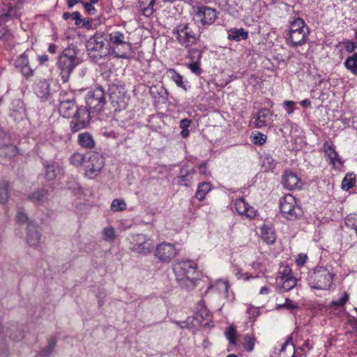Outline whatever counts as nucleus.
I'll list each match as a JSON object with an SVG mask.
<instances>
[{"mask_svg": "<svg viewBox=\"0 0 357 357\" xmlns=\"http://www.w3.org/2000/svg\"><path fill=\"white\" fill-rule=\"evenodd\" d=\"M86 158V153L82 154L78 152L74 153L70 158V165L78 167L82 166L84 167Z\"/></svg>", "mask_w": 357, "mask_h": 357, "instance_id": "obj_37", "label": "nucleus"}, {"mask_svg": "<svg viewBox=\"0 0 357 357\" xmlns=\"http://www.w3.org/2000/svg\"><path fill=\"white\" fill-rule=\"evenodd\" d=\"M296 279L295 277L283 278L282 279H276V282L279 288L284 291H289L292 289L296 284Z\"/></svg>", "mask_w": 357, "mask_h": 357, "instance_id": "obj_30", "label": "nucleus"}, {"mask_svg": "<svg viewBox=\"0 0 357 357\" xmlns=\"http://www.w3.org/2000/svg\"><path fill=\"white\" fill-rule=\"evenodd\" d=\"M215 287H217L220 291H222L226 296L228 297V291L230 288V285L227 280H218L215 283Z\"/></svg>", "mask_w": 357, "mask_h": 357, "instance_id": "obj_49", "label": "nucleus"}, {"mask_svg": "<svg viewBox=\"0 0 357 357\" xmlns=\"http://www.w3.org/2000/svg\"><path fill=\"white\" fill-rule=\"evenodd\" d=\"M272 112L267 108H262L258 111L255 117V127L262 128L268 126L271 120Z\"/></svg>", "mask_w": 357, "mask_h": 357, "instance_id": "obj_22", "label": "nucleus"}, {"mask_svg": "<svg viewBox=\"0 0 357 357\" xmlns=\"http://www.w3.org/2000/svg\"><path fill=\"white\" fill-rule=\"evenodd\" d=\"M56 339L55 337H51L48 341L47 346L40 351L42 356H47L52 354L56 347Z\"/></svg>", "mask_w": 357, "mask_h": 357, "instance_id": "obj_41", "label": "nucleus"}, {"mask_svg": "<svg viewBox=\"0 0 357 357\" xmlns=\"http://www.w3.org/2000/svg\"><path fill=\"white\" fill-rule=\"evenodd\" d=\"M295 354L296 349L292 337L289 336L282 345L280 355L283 357H294Z\"/></svg>", "mask_w": 357, "mask_h": 357, "instance_id": "obj_28", "label": "nucleus"}, {"mask_svg": "<svg viewBox=\"0 0 357 357\" xmlns=\"http://www.w3.org/2000/svg\"><path fill=\"white\" fill-rule=\"evenodd\" d=\"M298 308V305L291 301L289 298H285V301L284 303H278L276 304V309H287L289 310H295Z\"/></svg>", "mask_w": 357, "mask_h": 357, "instance_id": "obj_43", "label": "nucleus"}, {"mask_svg": "<svg viewBox=\"0 0 357 357\" xmlns=\"http://www.w3.org/2000/svg\"><path fill=\"white\" fill-rule=\"evenodd\" d=\"M167 73L172 81L175 82L177 86L187 91L188 89L183 82V77L175 69L170 68L167 70Z\"/></svg>", "mask_w": 357, "mask_h": 357, "instance_id": "obj_34", "label": "nucleus"}, {"mask_svg": "<svg viewBox=\"0 0 357 357\" xmlns=\"http://www.w3.org/2000/svg\"><path fill=\"white\" fill-rule=\"evenodd\" d=\"M249 38V33L243 28H232L228 31L227 39L239 42L243 40H247Z\"/></svg>", "mask_w": 357, "mask_h": 357, "instance_id": "obj_26", "label": "nucleus"}, {"mask_svg": "<svg viewBox=\"0 0 357 357\" xmlns=\"http://www.w3.org/2000/svg\"><path fill=\"white\" fill-rule=\"evenodd\" d=\"M333 276L326 267L317 266L309 272L307 282L312 289L326 290L331 286Z\"/></svg>", "mask_w": 357, "mask_h": 357, "instance_id": "obj_3", "label": "nucleus"}, {"mask_svg": "<svg viewBox=\"0 0 357 357\" xmlns=\"http://www.w3.org/2000/svg\"><path fill=\"white\" fill-rule=\"evenodd\" d=\"M349 300V294L347 292H344L342 296L336 301H333V305L337 307H342Z\"/></svg>", "mask_w": 357, "mask_h": 357, "instance_id": "obj_53", "label": "nucleus"}, {"mask_svg": "<svg viewBox=\"0 0 357 357\" xmlns=\"http://www.w3.org/2000/svg\"><path fill=\"white\" fill-rule=\"evenodd\" d=\"M290 26L287 43L292 47L301 46L307 43L309 27L301 17L289 21Z\"/></svg>", "mask_w": 357, "mask_h": 357, "instance_id": "obj_4", "label": "nucleus"}, {"mask_svg": "<svg viewBox=\"0 0 357 357\" xmlns=\"http://www.w3.org/2000/svg\"><path fill=\"white\" fill-rule=\"evenodd\" d=\"M105 240H113L115 237L114 229L112 227H105L103 230Z\"/></svg>", "mask_w": 357, "mask_h": 357, "instance_id": "obj_55", "label": "nucleus"}, {"mask_svg": "<svg viewBox=\"0 0 357 357\" xmlns=\"http://www.w3.org/2000/svg\"><path fill=\"white\" fill-rule=\"evenodd\" d=\"M11 37L10 30L7 26H0V40H8Z\"/></svg>", "mask_w": 357, "mask_h": 357, "instance_id": "obj_51", "label": "nucleus"}, {"mask_svg": "<svg viewBox=\"0 0 357 357\" xmlns=\"http://www.w3.org/2000/svg\"><path fill=\"white\" fill-rule=\"evenodd\" d=\"M126 204L123 199H115L111 204V211L114 212H119L126 210Z\"/></svg>", "mask_w": 357, "mask_h": 357, "instance_id": "obj_42", "label": "nucleus"}, {"mask_svg": "<svg viewBox=\"0 0 357 357\" xmlns=\"http://www.w3.org/2000/svg\"><path fill=\"white\" fill-rule=\"evenodd\" d=\"M177 251L174 244L163 242L158 244L154 252L155 258L163 264L170 263L176 256Z\"/></svg>", "mask_w": 357, "mask_h": 357, "instance_id": "obj_13", "label": "nucleus"}, {"mask_svg": "<svg viewBox=\"0 0 357 357\" xmlns=\"http://www.w3.org/2000/svg\"><path fill=\"white\" fill-rule=\"evenodd\" d=\"M313 347L312 343L310 340H306L299 349L305 355L309 352Z\"/></svg>", "mask_w": 357, "mask_h": 357, "instance_id": "obj_56", "label": "nucleus"}, {"mask_svg": "<svg viewBox=\"0 0 357 357\" xmlns=\"http://www.w3.org/2000/svg\"><path fill=\"white\" fill-rule=\"evenodd\" d=\"M187 68L197 76H199L202 73L201 68V62H191L186 65Z\"/></svg>", "mask_w": 357, "mask_h": 357, "instance_id": "obj_46", "label": "nucleus"}, {"mask_svg": "<svg viewBox=\"0 0 357 357\" xmlns=\"http://www.w3.org/2000/svg\"><path fill=\"white\" fill-rule=\"evenodd\" d=\"M252 268L259 273H262L264 270L263 264L260 261H256L252 263Z\"/></svg>", "mask_w": 357, "mask_h": 357, "instance_id": "obj_61", "label": "nucleus"}, {"mask_svg": "<svg viewBox=\"0 0 357 357\" xmlns=\"http://www.w3.org/2000/svg\"><path fill=\"white\" fill-rule=\"evenodd\" d=\"M288 277H294L291 268L289 266L280 267L277 279H282L283 278Z\"/></svg>", "mask_w": 357, "mask_h": 357, "instance_id": "obj_48", "label": "nucleus"}, {"mask_svg": "<svg viewBox=\"0 0 357 357\" xmlns=\"http://www.w3.org/2000/svg\"><path fill=\"white\" fill-rule=\"evenodd\" d=\"M323 151L327 156L329 165H332L334 169H340L343 166V161L335 150V147L333 144L325 142L323 145Z\"/></svg>", "mask_w": 357, "mask_h": 357, "instance_id": "obj_16", "label": "nucleus"}, {"mask_svg": "<svg viewBox=\"0 0 357 357\" xmlns=\"http://www.w3.org/2000/svg\"><path fill=\"white\" fill-rule=\"evenodd\" d=\"M344 66L353 75L357 76V52L348 56L344 62Z\"/></svg>", "mask_w": 357, "mask_h": 357, "instance_id": "obj_35", "label": "nucleus"}, {"mask_svg": "<svg viewBox=\"0 0 357 357\" xmlns=\"http://www.w3.org/2000/svg\"><path fill=\"white\" fill-rule=\"evenodd\" d=\"M23 2L22 0H17L15 3H8L7 8L3 9V11L7 15V16L13 20L14 18H20V10L22 9V5Z\"/></svg>", "mask_w": 357, "mask_h": 357, "instance_id": "obj_24", "label": "nucleus"}, {"mask_svg": "<svg viewBox=\"0 0 357 357\" xmlns=\"http://www.w3.org/2000/svg\"><path fill=\"white\" fill-rule=\"evenodd\" d=\"M139 5L142 15L145 17H150L153 13L155 0H139Z\"/></svg>", "mask_w": 357, "mask_h": 357, "instance_id": "obj_33", "label": "nucleus"}, {"mask_svg": "<svg viewBox=\"0 0 357 357\" xmlns=\"http://www.w3.org/2000/svg\"><path fill=\"white\" fill-rule=\"evenodd\" d=\"M212 190V185L210 182H201L198 184L195 192V197L199 201H204L207 194Z\"/></svg>", "mask_w": 357, "mask_h": 357, "instance_id": "obj_29", "label": "nucleus"}, {"mask_svg": "<svg viewBox=\"0 0 357 357\" xmlns=\"http://www.w3.org/2000/svg\"><path fill=\"white\" fill-rule=\"evenodd\" d=\"M79 107H78L73 100L61 101L59 111L61 115L65 118L73 117L78 114Z\"/></svg>", "mask_w": 357, "mask_h": 357, "instance_id": "obj_21", "label": "nucleus"}, {"mask_svg": "<svg viewBox=\"0 0 357 357\" xmlns=\"http://www.w3.org/2000/svg\"><path fill=\"white\" fill-rule=\"evenodd\" d=\"M130 243V250L132 252L147 255L150 254L154 248L153 239L144 234H132L128 236Z\"/></svg>", "mask_w": 357, "mask_h": 357, "instance_id": "obj_10", "label": "nucleus"}, {"mask_svg": "<svg viewBox=\"0 0 357 357\" xmlns=\"http://www.w3.org/2000/svg\"><path fill=\"white\" fill-rule=\"evenodd\" d=\"M191 124V121L188 119H183L180 121L179 126L181 129H188Z\"/></svg>", "mask_w": 357, "mask_h": 357, "instance_id": "obj_63", "label": "nucleus"}, {"mask_svg": "<svg viewBox=\"0 0 357 357\" xmlns=\"http://www.w3.org/2000/svg\"><path fill=\"white\" fill-rule=\"evenodd\" d=\"M79 64L77 51L75 47L66 48L59 56L57 61L58 68L63 82H66L74 68Z\"/></svg>", "mask_w": 357, "mask_h": 357, "instance_id": "obj_5", "label": "nucleus"}, {"mask_svg": "<svg viewBox=\"0 0 357 357\" xmlns=\"http://www.w3.org/2000/svg\"><path fill=\"white\" fill-rule=\"evenodd\" d=\"M86 158L83 167L84 176L89 179H94L103 169L105 159L102 155L95 151L87 152Z\"/></svg>", "mask_w": 357, "mask_h": 357, "instance_id": "obj_9", "label": "nucleus"}, {"mask_svg": "<svg viewBox=\"0 0 357 357\" xmlns=\"http://www.w3.org/2000/svg\"><path fill=\"white\" fill-rule=\"evenodd\" d=\"M226 336L230 344H236L237 334L234 326H229L226 332Z\"/></svg>", "mask_w": 357, "mask_h": 357, "instance_id": "obj_45", "label": "nucleus"}, {"mask_svg": "<svg viewBox=\"0 0 357 357\" xmlns=\"http://www.w3.org/2000/svg\"><path fill=\"white\" fill-rule=\"evenodd\" d=\"M72 18L75 21V24L77 26H81L83 20L81 18V15L78 11H75L72 13Z\"/></svg>", "mask_w": 357, "mask_h": 357, "instance_id": "obj_60", "label": "nucleus"}, {"mask_svg": "<svg viewBox=\"0 0 357 357\" xmlns=\"http://www.w3.org/2000/svg\"><path fill=\"white\" fill-rule=\"evenodd\" d=\"M16 334L13 335V334H10L9 337L12 339L13 341H20L24 338V334L20 330H15Z\"/></svg>", "mask_w": 357, "mask_h": 357, "instance_id": "obj_62", "label": "nucleus"}, {"mask_svg": "<svg viewBox=\"0 0 357 357\" xmlns=\"http://www.w3.org/2000/svg\"><path fill=\"white\" fill-rule=\"evenodd\" d=\"M217 18L218 12L215 8L202 6L197 8L193 19L199 29H204L213 24Z\"/></svg>", "mask_w": 357, "mask_h": 357, "instance_id": "obj_11", "label": "nucleus"}, {"mask_svg": "<svg viewBox=\"0 0 357 357\" xmlns=\"http://www.w3.org/2000/svg\"><path fill=\"white\" fill-rule=\"evenodd\" d=\"M28 220L27 215L22 210H19L16 215V221L18 223H25Z\"/></svg>", "mask_w": 357, "mask_h": 357, "instance_id": "obj_57", "label": "nucleus"}, {"mask_svg": "<svg viewBox=\"0 0 357 357\" xmlns=\"http://www.w3.org/2000/svg\"><path fill=\"white\" fill-rule=\"evenodd\" d=\"M112 55L116 59H130L132 58L130 50L132 43L125 33L119 30H114L106 36Z\"/></svg>", "mask_w": 357, "mask_h": 357, "instance_id": "obj_1", "label": "nucleus"}, {"mask_svg": "<svg viewBox=\"0 0 357 357\" xmlns=\"http://www.w3.org/2000/svg\"><path fill=\"white\" fill-rule=\"evenodd\" d=\"M10 20H11V19H10L4 12L0 15V26H6V23Z\"/></svg>", "mask_w": 357, "mask_h": 357, "instance_id": "obj_64", "label": "nucleus"}, {"mask_svg": "<svg viewBox=\"0 0 357 357\" xmlns=\"http://www.w3.org/2000/svg\"><path fill=\"white\" fill-rule=\"evenodd\" d=\"M29 50H26L20 54L15 61V66L22 73V75L29 78L33 75V69L31 67L29 61Z\"/></svg>", "mask_w": 357, "mask_h": 357, "instance_id": "obj_18", "label": "nucleus"}, {"mask_svg": "<svg viewBox=\"0 0 357 357\" xmlns=\"http://www.w3.org/2000/svg\"><path fill=\"white\" fill-rule=\"evenodd\" d=\"M282 106L287 114H292L296 109V102L293 100H285L282 103Z\"/></svg>", "mask_w": 357, "mask_h": 357, "instance_id": "obj_50", "label": "nucleus"}, {"mask_svg": "<svg viewBox=\"0 0 357 357\" xmlns=\"http://www.w3.org/2000/svg\"><path fill=\"white\" fill-rule=\"evenodd\" d=\"M172 33L176 40L185 48H189L196 45L199 40V35L194 30L193 25L189 22H182L177 24L173 29Z\"/></svg>", "mask_w": 357, "mask_h": 357, "instance_id": "obj_6", "label": "nucleus"}, {"mask_svg": "<svg viewBox=\"0 0 357 357\" xmlns=\"http://www.w3.org/2000/svg\"><path fill=\"white\" fill-rule=\"evenodd\" d=\"M78 144L86 149H91L95 147L96 142L93 136L88 132H82L77 137Z\"/></svg>", "mask_w": 357, "mask_h": 357, "instance_id": "obj_25", "label": "nucleus"}, {"mask_svg": "<svg viewBox=\"0 0 357 357\" xmlns=\"http://www.w3.org/2000/svg\"><path fill=\"white\" fill-rule=\"evenodd\" d=\"M34 91L38 97L45 98L46 100L48 99V97L50 95V85L48 82L45 79L38 81L34 86Z\"/></svg>", "mask_w": 357, "mask_h": 357, "instance_id": "obj_27", "label": "nucleus"}, {"mask_svg": "<svg viewBox=\"0 0 357 357\" xmlns=\"http://www.w3.org/2000/svg\"><path fill=\"white\" fill-rule=\"evenodd\" d=\"M282 184L285 189H301L303 181L298 175L291 170H285L282 176Z\"/></svg>", "mask_w": 357, "mask_h": 357, "instance_id": "obj_15", "label": "nucleus"}, {"mask_svg": "<svg viewBox=\"0 0 357 357\" xmlns=\"http://www.w3.org/2000/svg\"><path fill=\"white\" fill-rule=\"evenodd\" d=\"M307 259L306 254L300 253L296 259V264L298 266H302L307 262Z\"/></svg>", "mask_w": 357, "mask_h": 357, "instance_id": "obj_58", "label": "nucleus"}, {"mask_svg": "<svg viewBox=\"0 0 357 357\" xmlns=\"http://www.w3.org/2000/svg\"><path fill=\"white\" fill-rule=\"evenodd\" d=\"M73 117L70 128L71 132L75 133L87 126L90 119L89 111L86 107H80L78 114Z\"/></svg>", "mask_w": 357, "mask_h": 357, "instance_id": "obj_14", "label": "nucleus"}, {"mask_svg": "<svg viewBox=\"0 0 357 357\" xmlns=\"http://www.w3.org/2000/svg\"><path fill=\"white\" fill-rule=\"evenodd\" d=\"M188 50V58L190 59L192 62H201L202 58V52L197 48H192V47L186 48Z\"/></svg>", "mask_w": 357, "mask_h": 357, "instance_id": "obj_39", "label": "nucleus"}, {"mask_svg": "<svg viewBox=\"0 0 357 357\" xmlns=\"http://www.w3.org/2000/svg\"><path fill=\"white\" fill-rule=\"evenodd\" d=\"M3 333V330L1 325L0 324V355L4 354L7 351V347L5 344V339Z\"/></svg>", "mask_w": 357, "mask_h": 357, "instance_id": "obj_54", "label": "nucleus"}, {"mask_svg": "<svg viewBox=\"0 0 357 357\" xmlns=\"http://www.w3.org/2000/svg\"><path fill=\"white\" fill-rule=\"evenodd\" d=\"M47 199V192L44 189L38 190L29 195V199L37 206L43 204Z\"/></svg>", "mask_w": 357, "mask_h": 357, "instance_id": "obj_31", "label": "nucleus"}, {"mask_svg": "<svg viewBox=\"0 0 357 357\" xmlns=\"http://www.w3.org/2000/svg\"><path fill=\"white\" fill-rule=\"evenodd\" d=\"M235 211L241 215H243L250 220L256 218L258 213L255 208L248 204L243 197L238 198L234 202Z\"/></svg>", "mask_w": 357, "mask_h": 357, "instance_id": "obj_17", "label": "nucleus"}, {"mask_svg": "<svg viewBox=\"0 0 357 357\" xmlns=\"http://www.w3.org/2000/svg\"><path fill=\"white\" fill-rule=\"evenodd\" d=\"M86 104L89 114L102 111L106 104L104 90L101 87H97L89 91L86 97Z\"/></svg>", "mask_w": 357, "mask_h": 357, "instance_id": "obj_12", "label": "nucleus"}, {"mask_svg": "<svg viewBox=\"0 0 357 357\" xmlns=\"http://www.w3.org/2000/svg\"><path fill=\"white\" fill-rule=\"evenodd\" d=\"M266 139L267 137L266 135L260 132H257L252 136V142L254 144L261 146L266 142Z\"/></svg>", "mask_w": 357, "mask_h": 357, "instance_id": "obj_47", "label": "nucleus"}, {"mask_svg": "<svg viewBox=\"0 0 357 357\" xmlns=\"http://www.w3.org/2000/svg\"><path fill=\"white\" fill-rule=\"evenodd\" d=\"M9 184L7 181H2L0 186V203H4L8 197Z\"/></svg>", "mask_w": 357, "mask_h": 357, "instance_id": "obj_44", "label": "nucleus"}, {"mask_svg": "<svg viewBox=\"0 0 357 357\" xmlns=\"http://www.w3.org/2000/svg\"><path fill=\"white\" fill-rule=\"evenodd\" d=\"M342 45H343L346 51L349 53L353 52L357 48V43L349 40H342Z\"/></svg>", "mask_w": 357, "mask_h": 357, "instance_id": "obj_52", "label": "nucleus"}, {"mask_svg": "<svg viewBox=\"0 0 357 357\" xmlns=\"http://www.w3.org/2000/svg\"><path fill=\"white\" fill-rule=\"evenodd\" d=\"M356 184V176L353 173H348L346 174L342 181V188L344 190H349L352 188Z\"/></svg>", "mask_w": 357, "mask_h": 357, "instance_id": "obj_38", "label": "nucleus"}, {"mask_svg": "<svg viewBox=\"0 0 357 357\" xmlns=\"http://www.w3.org/2000/svg\"><path fill=\"white\" fill-rule=\"evenodd\" d=\"M26 242L29 246L36 247L40 243V234L32 222L28 223Z\"/></svg>", "mask_w": 357, "mask_h": 357, "instance_id": "obj_23", "label": "nucleus"}, {"mask_svg": "<svg viewBox=\"0 0 357 357\" xmlns=\"http://www.w3.org/2000/svg\"><path fill=\"white\" fill-rule=\"evenodd\" d=\"M259 236L268 245H273L277 238L275 227L271 223H264L259 227Z\"/></svg>", "mask_w": 357, "mask_h": 357, "instance_id": "obj_19", "label": "nucleus"}, {"mask_svg": "<svg viewBox=\"0 0 357 357\" xmlns=\"http://www.w3.org/2000/svg\"><path fill=\"white\" fill-rule=\"evenodd\" d=\"M172 268L178 281L188 280L194 286L199 279L197 265L194 261H179L174 264Z\"/></svg>", "mask_w": 357, "mask_h": 357, "instance_id": "obj_7", "label": "nucleus"}, {"mask_svg": "<svg viewBox=\"0 0 357 357\" xmlns=\"http://www.w3.org/2000/svg\"><path fill=\"white\" fill-rule=\"evenodd\" d=\"M345 226L347 228L354 229L357 235V214L350 213L344 220Z\"/></svg>", "mask_w": 357, "mask_h": 357, "instance_id": "obj_40", "label": "nucleus"}, {"mask_svg": "<svg viewBox=\"0 0 357 357\" xmlns=\"http://www.w3.org/2000/svg\"><path fill=\"white\" fill-rule=\"evenodd\" d=\"M257 338L255 335L253 333H247L243 337V347L245 351L251 352L254 350Z\"/></svg>", "mask_w": 357, "mask_h": 357, "instance_id": "obj_36", "label": "nucleus"}, {"mask_svg": "<svg viewBox=\"0 0 357 357\" xmlns=\"http://www.w3.org/2000/svg\"><path fill=\"white\" fill-rule=\"evenodd\" d=\"M45 177L47 180H54L60 172L59 166L55 162L45 165Z\"/></svg>", "mask_w": 357, "mask_h": 357, "instance_id": "obj_32", "label": "nucleus"}, {"mask_svg": "<svg viewBox=\"0 0 357 357\" xmlns=\"http://www.w3.org/2000/svg\"><path fill=\"white\" fill-rule=\"evenodd\" d=\"M279 208L282 216L288 220H298L303 214L298 200L291 194H287L280 198Z\"/></svg>", "mask_w": 357, "mask_h": 357, "instance_id": "obj_8", "label": "nucleus"}, {"mask_svg": "<svg viewBox=\"0 0 357 357\" xmlns=\"http://www.w3.org/2000/svg\"><path fill=\"white\" fill-rule=\"evenodd\" d=\"M86 46L89 56L96 62L112 55L107 38L103 33L96 32L89 38Z\"/></svg>", "mask_w": 357, "mask_h": 357, "instance_id": "obj_2", "label": "nucleus"}, {"mask_svg": "<svg viewBox=\"0 0 357 357\" xmlns=\"http://www.w3.org/2000/svg\"><path fill=\"white\" fill-rule=\"evenodd\" d=\"M82 6L84 8L86 12L89 15H94L96 13V9L91 3L89 2H83Z\"/></svg>", "mask_w": 357, "mask_h": 357, "instance_id": "obj_59", "label": "nucleus"}, {"mask_svg": "<svg viewBox=\"0 0 357 357\" xmlns=\"http://www.w3.org/2000/svg\"><path fill=\"white\" fill-rule=\"evenodd\" d=\"M197 172L195 168H188L187 166H183L178 173L177 183L184 187H190L194 182V177Z\"/></svg>", "mask_w": 357, "mask_h": 357, "instance_id": "obj_20", "label": "nucleus"}]
</instances>
